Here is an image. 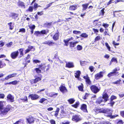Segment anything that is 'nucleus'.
Segmentation results:
<instances>
[{
	"instance_id": "nucleus-13",
	"label": "nucleus",
	"mask_w": 124,
	"mask_h": 124,
	"mask_svg": "<svg viewBox=\"0 0 124 124\" xmlns=\"http://www.w3.org/2000/svg\"><path fill=\"white\" fill-rule=\"evenodd\" d=\"M7 100L11 102H13L15 101L14 97L10 94H9L7 96Z\"/></svg>"
},
{
	"instance_id": "nucleus-27",
	"label": "nucleus",
	"mask_w": 124,
	"mask_h": 124,
	"mask_svg": "<svg viewBox=\"0 0 124 124\" xmlns=\"http://www.w3.org/2000/svg\"><path fill=\"white\" fill-rule=\"evenodd\" d=\"M89 3H90L89 2L88 3H85L82 5V7L83 8L82 9V10H85L87 8Z\"/></svg>"
},
{
	"instance_id": "nucleus-36",
	"label": "nucleus",
	"mask_w": 124,
	"mask_h": 124,
	"mask_svg": "<svg viewBox=\"0 0 124 124\" xmlns=\"http://www.w3.org/2000/svg\"><path fill=\"white\" fill-rule=\"evenodd\" d=\"M6 65V64L5 63L3 62L1 60H0V68L4 67Z\"/></svg>"
},
{
	"instance_id": "nucleus-23",
	"label": "nucleus",
	"mask_w": 124,
	"mask_h": 124,
	"mask_svg": "<svg viewBox=\"0 0 124 124\" xmlns=\"http://www.w3.org/2000/svg\"><path fill=\"white\" fill-rule=\"evenodd\" d=\"M99 19L94 20L93 22V24L95 26H98L99 27L101 26V24H98Z\"/></svg>"
},
{
	"instance_id": "nucleus-46",
	"label": "nucleus",
	"mask_w": 124,
	"mask_h": 124,
	"mask_svg": "<svg viewBox=\"0 0 124 124\" xmlns=\"http://www.w3.org/2000/svg\"><path fill=\"white\" fill-rule=\"evenodd\" d=\"M80 36L84 38H86L88 37V35L86 33H83L81 34Z\"/></svg>"
},
{
	"instance_id": "nucleus-11",
	"label": "nucleus",
	"mask_w": 124,
	"mask_h": 124,
	"mask_svg": "<svg viewBox=\"0 0 124 124\" xmlns=\"http://www.w3.org/2000/svg\"><path fill=\"white\" fill-rule=\"evenodd\" d=\"M103 72L101 71L94 75L95 79L96 80H98L103 77Z\"/></svg>"
},
{
	"instance_id": "nucleus-14",
	"label": "nucleus",
	"mask_w": 124,
	"mask_h": 124,
	"mask_svg": "<svg viewBox=\"0 0 124 124\" xmlns=\"http://www.w3.org/2000/svg\"><path fill=\"white\" fill-rule=\"evenodd\" d=\"M59 90L61 92L63 93L67 92L68 90L66 87L62 85H61L59 87Z\"/></svg>"
},
{
	"instance_id": "nucleus-60",
	"label": "nucleus",
	"mask_w": 124,
	"mask_h": 124,
	"mask_svg": "<svg viewBox=\"0 0 124 124\" xmlns=\"http://www.w3.org/2000/svg\"><path fill=\"white\" fill-rule=\"evenodd\" d=\"M73 33L75 34H80L81 33L80 31L74 30L73 31Z\"/></svg>"
},
{
	"instance_id": "nucleus-39",
	"label": "nucleus",
	"mask_w": 124,
	"mask_h": 124,
	"mask_svg": "<svg viewBox=\"0 0 124 124\" xmlns=\"http://www.w3.org/2000/svg\"><path fill=\"white\" fill-rule=\"evenodd\" d=\"M101 39V37L100 36H97L95 38L94 42H96L97 41L100 40Z\"/></svg>"
},
{
	"instance_id": "nucleus-10",
	"label": "nucleus",
	"mask_w": 124,
	"mask_h": 124,
	"mask_svg": "<svg viewBox=\"0 0 124 124\" xmlns=\"http://www.w3.org/2000/svg\"><path fill=\"white\" fill-rule=\"evenodd\" d=\"M27 122L29 124H31L34 123L35 119L33 117L31 116H29L26 118Z\"/></svg>"
},
{
	"instance_id": "nucleus-38",
	"label": "nucleus",
	"mask_w": 124,
	"mask_h": 124,
	"mask_svg": "<svg viewBox=\"0 0 124 124\" xmlns=\"http://www.w3.org/2000/svg\"><path fill=\"white\" fill-rule=\"evenodd\" d=\"M121 80L120 79L117 80L116 81L113 82L112 83V84H121Z\"/></svg>"
},
{
	"instance_id": "nucleus-42",
	"label": "nucleus",
	"mask_w": 124,
	"mask_h": 124,
	"mask_svg": "<svg viewBox=\"0 0 124 124\" xmlns=\"http://www.w3.org/2000/svg\"><path fill=\"white\" fill-rule=\"evenodd\" d=\"M12 23L10 22L8 23V25L9 27V30H12L13 29V26H12Z\"/></svg>"
},
{
	"instance_id": "nucleus-35",
	"label": "nucleus",
	"mask_w": 124,
	"mask_h": 124,
	"mask_svg": "<svg viewBox=\"0 0 124 124\" xmlns=\"http://www.w3.org/2000/svg\"><path fill=\"white\" fill-rule=\"evenodd\" d=\"M33 7L32 6H30L26 10V11L27 12H32L33 11Z\"/></svg>"
},
{
	"instance_id": "nucleus-15",
	"label": "nucleus",
	"mask_w": 124,
	"mask_h": 124,
	"mask_svg": "<svg viewBox=\"0 0 124 124\" xmlns=\"http://www.w3.org/2000/svg\"><path fill=\"white\" fill-rule=\"evenodd\" d=\"M17 5L19 7L24 8H25V5L24 3L21 0H19L17 3Z\"/></svg>"
},
{
	"instance_id": "nucleus-16",
	"label": "nucleus",
	"mask_w": 124,
	"mask_h": 124,
	"mask_svg": "<svg viewBox=\"0 0 124 124\" xmlns=\"http://www.w3.org/2000/svg\"><path fill=\"white\" fill-rule=\"evenodd\" d=\"M87 108L86 105L85 104H83L81 105L80 109L84 112H87Z\"/></svg>"
},
{
	"instance_id": "nucleus-1",
	"label": "nucleus",
	"mask_w": 124,
	"mask_h": 124,
	"mask_svg": "<svg viewBox=\"0 0 124 124\" xmlns=\"http://www.w3.org/2000/svg\"><path fill=\"white\" fill-rule=\"evenodd\" d=\"M38 66V67L34 69V70L36 71L37 73H42V71L44 72H47L51 68L50 65V64H48L47 66V68L45 70V69L46 66H44L42 63L39 65L37 64L36 67Z\"/></svg>"
},
{
	"instance_id": "nucleus-26",
	"label": "nucleus",
	"mask_w": 124,
	"mask_h": 124,
	"mask_svg": "<svg viewBox=\"0 0 124 124\" xmlns=\"http://www.w3.org/2000/svg\"><path fill=\"white\" fill-rule=\"evenodd\" d=\"M81 74V72L80 71L78 70L75 73V76L76 78L78 79Z\"/></svg>"
},
{
	"instance_id": "nucleus-18",
	"label": "nucleus",
	"mask_w": 124,
	"mask_h": 124,
	"mask_svg": "<svg viewBox=\"0 0 124 124\" xmlns=\"http://www.w3.org/2000/svg\"><path fill=\"white\" fill-rule=\"evenodd\" d=\"M43 44H44L48 45L50 46H52L55 44L54 42L51 41L50 40L45 41L44 42Z\"/></svg>"
},
{
	"instance_id": "nucleus-63",
	"label": "nucleus",
	"mask_w": 124,
	"mask_h": 124,
	"mask_svg": "<svg viewBox=\"0 0 124 124\" xmlns=\"http://www.w3.org/2000/svg\"><path fill=\"white\" fill-rule=\"evenodd\" d=\"M13 43L12 42H10L9 43H7L6 44L7 46L8 47H10L12 44Z\"/></svg>"
},
{
	"instance_id": "nucleus-28",
	"label": "nucleus",
	"mask_w": 124,
	"mask_h": 124,
	"mask_svg": "<svg viewBox=\"0 0 124 124\" xmlns=\"http://www.w3.org/2000/svg\"><path fill=\"white\" fill-rule=\"evenodd\" d=\"M19 51L20 55L19 58H20L22 57L23 55V48H21L18 49Z\"/></svg>"
},
{
	"instance_id": "nucleus-53",
	"label": "nucleus",
	"mask_w": 124,
	"mask_h": 124,
	"mask_svg": "<svg viewBox=\"0 0 124 124\" xmlns=\"http://www.w3.org/2000/svg\"><path fill=\"white\" fill-rule=\"evenodd\" d=\"M90 94L88 93H85V95L83 97V99L84 100H86L87 99V97H88V95Z\"/></svg>"
},
{
	"instance_id": "nucleus-47",
	"label": "nucleus",
	"mask_w": 124,
	"mask_h": 124,
	"mask_svg": "<svg viewBox=\"0 0 124 124\" xmlns=\"http://www.w3.org/2000/svg\"><path fill=\"white\" fill-rule=\"evenodd\" d=\"M33 8L35 10H36L38 8V4L35 3L33 5Z\"/></svg>"
},
{
	"instance_id": "nucleus-55",
	"label": "nucleus",
	"mask_w": 124,
	"mask_h": 124,
	"mask_svg": "<svg viewBox=\"0 0 124 124\" xmlns=\"http://www.w3.org/2000/svg\"><path fill=\"white\" fill-rule=\"evenodd\" d=\"M18 82L17 80H14L12 82H10L11 84L14 85H15L17 84Z\"/></svg>"
},
{
	"instance_id": "nucleus-33",
	"label": "nucleus",
	"mask_w": 124,
	"mask_h": 124,
	"mask_svg": "<svg viewBox=\"0 0 124 124\" xmlns=\"http://www.w3.org/2000/svg\"><path fill=\"white\" fill-rule=\"evenodd\" d=\"M67 101L69 104H72L75 102V100L74 98H71L68 99Z\"/></svg>"
},
{
	"instance_id": "nucleus-48",
	"label": "nucleus",
	"mask_w": 124,
	"mask_h": 124,
	"mask_svg": "<svg viewBox=\"0 0 124 124\" xmlns=\"http://www.w3.org/2000/svg\"><path fill=\"white\" fill-rule=\"evenodd\" d=\"M28 26L29 28L31 30H34L35 29L36 27L35 25L34 24L32 25H29Z\"/></svg>"
},
{
	"instance_id": "nucleus-19",
	"label": "nucleus",
	"mask_w": 124,
	"mask_h": 124,
	"mask_svg": "<svg viewBox=\"0 0 124 124\" xmlns=\"http://www.w3.org/2000/svg\"><path fill=\"white\" fill-rule=\"evenodd\" d=\"M104 101L102 97H99L95 101V103L97 104H100Z\"/></svg>"
},
{
	"instance_id": "nucleus-43",
	"label": "nucleus",
	"mask_w": 124,
	"mask_h": 124,
	"mask_svg": "<svg viewBox=\"0 0 124 124\" xmlns=\"http://www.w3.org/2000/svg\"><path fill=\"white\" fill-rule=\"evenodd\" d=\"M54 3V2H52L48 4H47L46 5V7L44 8V9H48L49 7H50L52 5V4Z\"/></svg>"
},
{
	"instance_id": "nucleus-37",
	"label": "nucleus",
	"mask_w": 124,
	"mask_h": 124,
	"mask_svg": "<svg viewBox=\"0 0 124 124\" xmlns=\"http://www.w3.org/2000/svg\"><path fill=\"white\" fill-rule=\"evenodd\" d=\"M20 99L23 102H27L28 101L27 97L26 96H25L24 98H21Z\"/></svg>"
},
{
	"instance_id": "nucleus-50",
	"label": "nucleus",
	"mask_w": 124,
	"mask_h": 124,
	"mask_svg": "<svg viewBox=\"0 0 124 124\" xmlns=\"http://www.w3.org/2000/svg\"><path fill=\"white\" fill-rule=\"evenodd\" d=\"M34 34L37 36H38L39 35H41L40 32L39 31H36L35 32Z\"/></svg>"
},
{
	"instance_id": "nucleus-41",
	"label": "nucleus",
	"mask_w": 124,
	"mask_h": 124,
	"mask_svg": "<svg viewBox=\"0 0 124 124\" xmlns=\"http://www.w3.org/2000/svg\"><path fill=\"white\" fill-rule=\"evenodd\" d=\"M47 101V99H45L44 98H41L39 101V103H43L45 101Z\"/></svg>"
},
{
	"instance_id": "nucleus-25",
	"label": "nucleus",
	"mask_w": 124,
	"mask_h": 124,
	"mask_svg": "<svg viewBox=\"0 0 124 124\" xmlns=\"http://www.w3.org/2000/svg\"><path fill=\"white\" fill-rule=\"evenodd\" d=\"M19 16V14L15 13H11V17L12 19L15 20Z\"/></svg>"
},
{
	"instance_id": "nucleus-34",
	"label": "nucleus",
	"mask_w": 124,
	"mask_h": 124,
	"mask_svg": "<svg viewBox=\"0 0 124 124\" xmlns=\"http://www.w3.org/2000/svg\"><path fill=\"white\" fill-rule=\"evenodd\" d=\"M79 104V102L78 101H77L75 103V104L72 105L71 106L75 108H77Z\"/></svg>"
},
{
	"instance_id": "nucleus-9",
	"label": "nucleus",
	"mask_w": 124,
	"mask_h": 124,
	"mask_svg": "<svg viewBox=\"0 0 124 124\" xmlns=\"http://www.w3.org/2000/svg\"><path fill=\"white\" fill-rule=\"evenodd\" d=\"M19 54V52L18 50L13 52L10 54V56L13 59H15L16 58Z\"/></svg>"
},
{
	"instance_id": "nucleus-54",
	"label": "nucleus",
	"mask_w": 124,
	"mask_h": 124,
	"mask_svg": "<svg viewBox=\"0 0 124 124\" xmlns=\"http://www.w3.org/2000/svg\"><path fill=\"white\" fill-rule=\"evenodd\" d=\"M102 108H96L95 109V111L96 113H101Z\"/></svg>"
},
{
	"instance_id": "nucleus-6",
	"label": "nucleus",
	"mask_w": 124,
	"mask_h": 124,
	"mask_svg": "<svg viewBox=\"0 0 124 124\" xmlns=\"http://www.w3.org/2000/svg\"><path fill=\"white\" fill-rule=\"evenodd\" d=\"M82 119V118L80 117V116L77 115H74L72 117V120L76 122L80 121Z\"/></svg>"
},
{
	"instance_id": "nucleus-22",
	"label": "nucleus",
	"mask_w": 124,
	"mask_h": 124,
	"mask_svg": "<svg viewBox=\"0 0 124 124\" xmlns=\"http://www.w3.org/2000/svg\"><path fill=\"white\" fill-rule=\"evenodd\" d=\"M74 67L73 63L71 62H68L66 63V67L69 68H72Z\"/></svg>"
},
{
	"instance_id": "nucleus-49",
	"label": "nucleus",
	"mask_w": 124,
	"mask_h": 124,
	"mask_svg": "<svg viewBox=\"0 0 124 124\" xmlns=\"http://www.w3.org/2000/svg\"><path fill=\"white\" fill-rule=\"evenodd\" d=\"M117 97L114 95H112L110 98V101H112L116 99Z\"/></svg>"
},
{
	"instance_id": "nucleus-44",
	"label": "nucleus",
	"mask_w": 124,
	"mask_h": 124,
	"mask_svg": "<svg viewBox=\"0 0 124 124\" xmlns=\"http://www.w3.org/2000/svg\"><path fill=\"white\" fill-rule=\"evenodd\" d=\"M40 34H46V35L47 34V33L48 32V31L47 32H46L45 30H43L40 31Z\"/></svg>"
},
{
	"instance_id": "nucleus-59",
	"label": "nucleus",
	"mask_w": 124,
	"mask_h": 124,
	"mask_svg": "<svg viewBox=\"0 0 124 124\" xmlns=\"http://www.w3.org/2000/svg\"><path fill=\"white\" fill-rule=\"evenodd\" d=\"M105 45L106 47H107V48L108 50V51H110V47L108 43L107 42H106L105 43Z\"/></svg>"
},
{
	"instance_id": "nucleus-56",
	"label": "nucleus",
	"mask_w": 124,
	"mask_h": 124,
	"mask_svg": "<svg viewBox=\"0 0 124 124\" xmlns=\"http://www.w3.org/2000/svg\"><path fill=\"white\" fill-rule=\"evenodd\" d=\"M77 49L78 50H80L82 49V47L81 46L78 45L77 46Z\"/></svg>"
},
{
	"instance_id": "nucleus-64",
	"label": "nucleus",
	"mask_w": 124,
	"mask_h": 124,
	"mask_svg": "<svg viewBox=\"0 0 124 124\" xmlns=\"http://www.w3.org/2000/svg\"><path fill=\"white\" fill-rule=\"evenodd\" d=\"M89 69L91 72H92L94 71V68L93 66H91L89 67Z\"/></svg>"
},
{
	"instance_id": "nucleus-62",
	"label": "nucleus",
	"mask_w": 124,
	"mask_h": 124,
	"mask_svg": "<svg viewBox=\"0 0 124 124\" xmlns=\"http://www.w3.org/2000/svg\"><path fill=\"white\" fill-rule=\"evenodd\" d=\"M11 78L10 75V74L8 75L5 78V79L3 80V81L5 80H5H8L9 78Z\"/></svg>"
},
{
	"instance_id": "nucleus-45",
	"label": "nucleus",
	"mask_w": 124,
	"mask_h": 124,
	"mask_svg": "<svg viewBox=\"0 0 124 124\" xmlns=\"http://www.w3.org/2000/svg\"><path fill=\"white\" fill-rule=\"evenodd\" d=\"M105 9L104 8H103L100 11V15L103 16L104 15L105 13V12L104 11Z\"/></svg>"
},
{
	"instance_id": "nucleus-24",
	"label": "nucleus",
	"mask_w": 124,
	"mask_h": 124,
	"mask_svg": "<svg viewBox=\"0 0 124 124\" xmlns=\"http://www.w3.org/2000/svg\"><path fill=\"white\" fill-rule=\"evenodd\" d=\"M78 43V41H76L75 42H69L70 47H73L76 46V44Z\"/></svg>"
},
{
	"instance_id": "nucleus-51",
	"label": "nucleus",
	"mask_w": 124,
	"mask_h": 124,
	"mask_svg": "<svg viewBox=\"0 0 124 124\" xmlns=\"http://www.w3.org/2000/svg\"><path fill=\"white\" fill-rule=\"evenodd\" d=\"M25 29L24 28H22L20 29L19 31V32H21L22 33H25Z\"/></svg>"
},
{
	"instance_id": "nucleus-58",
	"label": "nucleus",
	"mask_w": 124,
	"mask_h": 124,
	"mask_svg": "<svg viewBox=\"0 0 124 124\" xmlns=\"http://www.w3.org/2000/svg\"><path fill=\"white\" fill-rule=\"evenodd\" d=\"M63 41L65 43L64 45L68 46L69 44V41L68 40H66L65 39L63 40Z\"/></svg>"
},
{
	"instance_id": "nucleus-5",
	"label": "nucleus",
	"mask_w": 124,
	"mask_h": 124,
	"mask_svg": "<svg viewBox=\"0 0 124 124\" xmlns=\"http://www.w3.org/2000/svg\"><path fill=\"white\" fill-rule=\"evenodd\" d=\"M117 70L116 68H115L113 70L112 72H111L109 73L107 76L108 77L110 78V77L118 75L119 74V72H117L118 70Z\"/></svg>"
},
{
	"instance_id": "nucleus-52",
	"label": "nucleus",
	"mask_w": 124,
	"mask_h": 124,
	"mask_svg": "<svg viewBox=\"0 0 124 124\" xmlns=\"http://www.w3.org/2000/svg\"><path fill=\"white\" fill-rule=\"evenodd\" d=\"M124 122L122 120H120L116 123V124H124Z\"/></svg>"
},
{
	"instance_id": "nucleus-57",
	"label": "nucleus",
	"mask_w": 124,
	"mask_h": 124,
	"mask_svg": "<svg viewBox=\"0 0 124 124\" xmlns=\"http://www.w3.org/2000/svg\"><path fill=\"white\" fill-rule=\"evenodd\" d=\"M33 62L34 63L37 64L38 63H40L41 61L38 60H33Z\"/></svg>"
},
{
	"instance_id": "nucleus-31",
	"label": "nucleus",
	"mask_w": 124,
	"mask_h": 124,
	"mask_svg": "<svg viewBox=\"0 0 124 124\" xmlns=\"http://www.w3.org/2000/svg\"><path fill=\"white\" fill-rule=\"evenodd\" d=\"M52 23V22H50V23L46 22L44 24V25L45 27L49 28L51 26Z\"/></svg>"
},
{
	"instance_id": "nucleus-17",
	"label": "nucleus",
	"mask_w": 124,
	"mask_h": 124,
	"mask_svg": "<svg viewBox=\"0 0 124 124\" xmlns=\"http://www.w3.org/2000/svg\"><path fill=\"white\" fill-rule=\"evenodd\" d=\"M59 31L55 33L54 35L53 38L54 41L58 40L59 38Z\"/></svg>"
},
{
	"instance_id": "nucleus-8",
	"label": "nucleus",
	"mask_w": 124,
	"mask_h": 124,
	"mask_svg": "<svg viewBox=\"0 0 124 124\" xmlns=\"http://www.w3.org/2000/svg\"><path fill=\"white\" fill-rule=\"evenodd\" d=\"M28 97L30 98L31 100H36L39 98L40 97L38 95L36 94H29Z\"/></svg>"
},
{
	"instance_id": "nucleus-30",
	"label": "nucleus",
	"mask_w": 124,
	"mask_h": 124,
	"mask_svg": "<svg viewBox=\"0 0 124 124\" xmlns=\"http://www.w3.org/2000/svg\"><path fill=\"white\" fill-rule=\"evenodd\" d=\"M24 122V120L20 119L16 121L15 123L13 124H20L21 123L23 124Z\"/></svg>"
},
{
	"instance_id": "nucleus-2",
	"label": "nucleus",
	"mask_w": 124,
	"mask_h": 124,
	"mask_svg": "<svg viewBox=\"0 0 124 124\" xmlns=\"http://www.w3.org/2000/svg\"><path fill=\"white\" fill-rule=\"evenodd\" d=\"M12 107L10 105H8L4 107L3 102L0 101V115L3 116L5 115L10 110H12Z\"/></svg>"
},
{
	"instance_id": "nucleus-12",
	"label": "nucleus",
	"mask_w": 124,
	"mask_h": 124,
	"mask_svg": "<svg viewBox=\"0 0 124 124\" xmlns=\"http://www.w3.org/2000/svg\"><path fill=\"white\" fill-rule=\"evenodd\" d=\"M83 78L85 80V82L86 84H88L89 85H91V81L87 74L85 76H84L83 77Z\"/></svg>"
},
{
	"instance_id": "nucleus-20",
	"label": "nucleus",
	"mask_w": 124,
	"mask_h": 124,
	"mask_svg": "<svg viewBox=\"0 0 124 124\" xmlns=\"http://www.w3.org/2000/svg\"><path fill=\"white\" fill-rule=\"evenodd\" d=\"M102 99H104V102H106L108 100L109 96L107 93H105L102 95Z\"/></svg>"
},
{
	"instance_id": "nucleus-61",
	"label": "nucleus",
	"mask_w": 124,
	"mask_h": 124,
	"mask_svg": "<svg viewBox=\"0 0 124 124\" xmlns=\"http://www.w3.org/2000/svg\"><path fill=\"white\" fill-rule=\"evenodd\" d=\"M120 114L121 116L123 118H124V110L120 111Z\"/></svg>"
},
{
	"instance_id": "nucleus-29",
	"label": "nucleus",
	"mask_w": 124,
	"mask_h": 124,
	"mask_svg": "<svg viewBox=\"0 0 124 124\" xmlns=\"http://www.w3.org/2000/svg\"><path fill=\"white\" fill-rule=\"evenodd\" d=\"M58 95V93H49V96L50 97H55Z\"/></svg>"
},
{
	"instance_id": "nucleus-4",
	"label": "nucleus",
	"mask_w": 124,
	"mask_h": 124,
	"mask_svg": "<svg viewBox=\"0 0 124 124\" xmlns=\"http://www.w3.org/2000/svg\"><path fill=\"white\" fill-rule=\"evenodd\" d=\"M90 89L91 91L94 94L97 93L101 90L100 87H98L95 85H91L90 86Z\"/></svg>"
},
{
	"instance_id": "nucleus-3",
	"label": "nucleus",
	"mask_w": 124,
	"mask_h": 124,
	"mask_svg": "<svg viewBox=\"0 0 124 124\" xmlns=\"http://www.w3.org/2000/svg\"><path fill=\"white\" fill-rule=\"evenodd\" d=\"M111 110L108 108H102L101 113L108 114L107 116L109 117L111 119H113L115 117L118 116V115H112V113L110 112Z\"/></svg>"
},
{
	"instance_id": "nucleus-21",
	"label": "nucleus",
	"mask_w": 124,
	"mask_h": 124,
	"mask_svg": "<svg viewBox=\"0 0 124 124\" xmlns=\"http://www.w3.org/2000/svg\"><path fill=\"white\" fill-rule=\"evenodd\" d=\"M77 6L76 5H72L70 6L69 9L70 11H74L77 9Z\"/></svg>"
},
{
	"instance_id": "nucleus-32",
	"label": "nucleus",
	"mask_w": 124,
	"mask_h": 124,
	"mask_svg": "<svg viewBox=\"0 0 124 124\" xmlns=\"http://www.w3.org/2000/svg\"><path fill=\"white\" fill-rule=\"evenodd\" d=\"M78 88L79 91L81 92L84 91V85L82 83L81 84V85L78 86Z\"/></svg>"
},
{
	"instance_id": "nucleus-40",
	"label": "nucleus",
	"mask_w": 124,
	"mask_h": 124,
	"mask_svg": "<svg viewBox=\"0 0 124 124\" xmlns=\"http://www.w3.org/2000/svg\"><path fill=\"white\" fill-rule=\"evenodd\" d=\"M115 62L116 63H117V59L116 58L113 57L111 59V61L110 62V65L112 62Z\"/></svg>"
},
{
	"instance_id": "nucleus-7",
	"label": "nucleus",
	"mask_w": 124,
	"mask_h": 124,
	"mask_svg": "<svg viewBox=\"0 0 124 124\" xmlns=\"http://www.w3.org/2000/svg\"><path fill=\"white\" fill-rule=\"evenodd\" d=\"M41 80V77H38L35 78L34 79H32L30 80L31 84L34 85L35 84Z\"/></svg>"
}]
</instances>
